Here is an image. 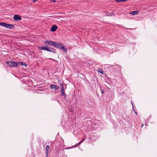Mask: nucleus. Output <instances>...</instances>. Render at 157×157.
Masks as SVG:
<instances>
[{"label": "nucleus", "mask_w": 157, "mask_h": 157, "mask_svg": "<svg viewBox=\"0 0 157 157\" xmlns=\"http://www.w3.org/2000/svg\"><path fill=\"white\" fill-rule=\"evenodd\" d=\"M38 0H33V2H36V1H37Z\"/></svg>", "instance_id": "4be33fe9"}, {"label": "nucleus", "mask_w": 157, "mask_h": 157, "mask_svg": "<svg viewBox=\"0 0 157 157\" xmlns=\"http://www.w3.org/2000/svg\"><path fill=\"white\" fill-rule=\"evenodd\" d=\"M0 25L10 29H12L15 28V25H14L4 22H0Z\"/></svg>", "instance_id": "7ed1b4c3"}, {"label": "nucleus", "mask_w": 157, "mask_h": 157, "mask_svg": "<svg viewBox=\"0 0 157 157\" xmlns=\"http://www.w3.org/2000/svg\"><path fill=\"white\" fill-rule=\"evenodd\" d=\"M51 1L53 2H56V0H51Z\"/></svg>", "instance_id": "6ab92c4d"}, {"label": "nucleus", "mask_w": 157, "mask_h": 157, "mask_svg": "<svg viewBox=\"0 0 157 157\" xmlns=\"http://www.w3.org/2000/svg\"><path fill=\"white\" fill-rule=\"evenodd\" d=\"M24 65L25 66H27V64H26V63H25V64H24Z\"/></svg>", "instance_id": "393cba45"}, {"label": "nucleus", "mask_w": 157, "mask_h": 157, "mask_svg": "<svg viewBox=\"0 0 157 157\" xmlns=\"http://www.w3.org/2000/svg\"><path fill=\"white\" fill-rule=\"evenodd\" d=\"M117 2H120L121 1V0H115Z\"/></svg>", "instance_id": "412c9836"}, {"label": "nucleus", "mask_w": 157, "mask_h": 157, "mask_svg": "<svg viewBox=\"0 0 157 157\" xmlns=\"http://www.w3.org/2000/svg\"><path fill=\"white\" fill-rule=\"evenodd\" d=\"M56 48H59L60 49L61 48V47L63 46L64 45L61 44L58 42H57V44L56 45Z\"/></svg>", "instance_id": "9d476101"}, {"label": "nucleus", "mask_w": 157, "mask_h": 157, "mask_svg": "<svg viewBox=\"0 0 157 157\" xmlns=\"http://www.w3.org/2000/svg\"><path fill=\"white\" fill-rule=\"evenodd\" d=\"M61 86V94L62 96H65L64 87L63 83L60 84Z\"/></svg>", "instance_id": "423d86ee"}, {"label": "nucleus", "mask_w": 157, "mask_h": 157, "mask_svg": "<svg viewBox=\"0 0 157 157\" xmlns=\"http://www.w3.org/2000/svg\"><path fill=\"white\" fill-rule=\"evenodd\" d=\"M143 126H144V124H143L142 125V126H141V127H142Z\"/></svg>", "instance_id": "a878e982"}, {"label": "nucleus", "mask_w": 157, "mask_h": 157, "mask_svg": "<svg viewBox=\"0 0 157 157\" xmlns=\"http://www.w3.org/2000/svg\"><path fill=\"white\" fill-rule=\"evenodd\" d=\"M105 14L106 16H112V14H113V13H109L108 12H105Z\"/></svg>", "instance_id": "ddd939ff"}, {"label": "nucleus", "mask_w": 157, "mask_h": 157, "mask_svg": "<svg viewBox=\"0 0 157 157\" xmlns=\"http://www.w3.org/2000/svg\"><path fill=\"white\" fill-rule=\"evenodd\" d=\"M56 48H59L60 49L61 48V47L63 46L64 45L61 44L58 42H57V44L56 45Z\"/></svg>", "instance_id": "9b49d317"}, {"label": "nucleus", "mask_w": 157, "mask_h": 157, "mask_svg": "<svg viewBox=\"0 0 157 157\" xmlns=\"http://www.w3.org/2000/svg\"><path fill=\"white\" fill-rule=\"evenodd\" d=\"M13 19L15 21H18L21 19V17L18 15H15L14 16Z\"/></svg>", "instance_id": "20e7f679"}, {"label": "nucleus", "mask_w": 157, "mask_h": 157, "mask_svg": "<svg viewBox=\"0 0 157 157\" xmlns=\"http://www.w3.org/2000/svg\"><path fill=\"white\" fill-rule=\"evenodd\" d=\"M61 49L65 52H67V49L66 48V47L64 45H63L62 47H61Z\"/></svg>", "instance_id": "4468645a"}, {"label": "nucleus", "mask_w": 157, "mask_h": 157, "mask_svg": "<svg viewBox=\"0 0 157 157\" xmlns=\"http://www.w3.org/2000/svg\"><path fill=\"white\" fill-rule=\"evenodd\" d=\"M49 149H50V147H49V146L48 145H46V147H45V150L46 151V157H48V152L49 151Z\"/></svg>", "instance_id": "0eeeda50"}, {"label": "nucleus", "mask_w": 157, "mask_h": 157, "mask_svg": "<svg viewBox=\"0 0 157 157\" xmlns=\"http://www.w3.org/2000/svg\"><path fill=\"white\" fill-rule=\"evenodd\" d=\"M136 113V114H137V113L136 112V113Z\"/></svg>", "instance_id": "bb28decb"}, {"label": "nucleus", "mask_w": 157, "mask_h": 157, "mask_svg": "<svg viewBox=\"0 0 157 157\" xmlns=\"http://www.w3.org/2000/svg\"><path fill=\"white\" fill-rule=\"evenodd\" d=\"M126 1V0H121V2H123Z\"/></svg>", "instance_id": "5701e85b"}, {"label": "nucleus", "mask_w": 157, "mask_h": 157, "mask_svg": "<svg viewBox=\"0 0 157 157\" xmlns=\"http://www.w3.org/2000/svg\"><path fill=\"white\" fill-rule=\"evenodd\" d=\"M81 144V143L80 142L76 144L75 145V146H74L73 147H76L78 146L79 145H80Z\"/></svg>", "instance_id": "f3484780"}, {"label": "nucleus", "mask_w": 157, "mask_h": 157, "mask_svg": "<svg viewBox=\"0 0 157 157\" xmlns=\"http://www.w3.org/2000/svg\"><path fill=\"white\" fill-rule=\"evenodd\" d=\"M50 87L52 89L55 90H58L59 88V87L56 85H51Z\"/></svg>", "instance_id": "39448f33"}, {"label": "nucleus", "mask_w": 157, "mask_h": 157, "mask_svg": "<svg viewBox=\"0 0 157 157\" xmlns=\"http://www.w3.org/2000/svg\"><path fill=\"white\" fill-rule=\"evenodd\" d=\"M86 135H84V138H85V139H86Z\"/></svg>", "instance_id": "b1692460"}, {"label": "nucleus", "mask_w": 157, "mask_h": 157, "mask_svg": "<svg viewBox=\"0 0 157 157\" xmlns=\"http://www.w3.org/2000/svg\"><path fill=\"white\" fill-rule=\"evenodd\" d=\"M138 11L137 10L133 11L131 13H130V14H132L134 15L135 14H137L138 13Z\"/></svg>", "instance_id": "f8f14e48"}, {"label": "nucleus", "mask_w": 157, "mask_h": 157, "mask_svg": "<svg viewBox=\"0 0 157 157\" xmlns=\"http://www.w3.org/2000/svg\"><path fill=\"white\" fill-rule=\"evenodd\" d=\"M6 63L10 67H16L18 66L19 62H16L14 61H7L6 62Z\"/></svg>", "instance_id": "f03ea898"}, {"label": "nucleus", "mask_w": 157, "mask_h": 157, "mask_svg": "<svg viewBox=\"0 0 157 157\" xmlns=\"http://www.w3.org/2000/svg\"><path fill=\"white\" fill-rule=\"evenodd\" d=\"M58 28L57 26L56 25H53L52 27L51 28V31L52 32H55V31Z\"/></svg>", "instance_id": "6e6552de"}, {"label": "nucleus", "mask_w": 157, "mask_h": 157, "mask_svg": "<svg viewBox=\"0 0 157 157\" xmlns=\"http://www.w3.org/2000/svg\"><path fill=\"white\" fill-rule=\"evenodd\" d=\"M56 44L57 42L51 40L49 45L55 47Z\"/></svg>", "instance_id": "1a4fd4ad"}, {"label": "nucleus", "mask_w": 157, "mask_h": 157, "mask_svg": "<svg viewBox=\"0 0 157 157\" xmlns=\"http://www.w3.org/2000/svg\"><path fill=\"white\" fill-rule=\"evenodd\" d=\"M85 140V138H83L80 141V142L82 143L83 141Z\"/></svg>", "instance_id": "a211bd4d"}, {"label": "nucleus", "mask_w": 157, "mask_h": 157, "mask_svg": "<svg viewBox=\"0 0 157 157\" xmlns=\"http://www.w3.org/2000/svg\"><path fill=\"white\" fill-rule=\"evenodd\" d=\"M51 40H47L44 41V43L46 45H50Z\"/></svg>", "instance_id": "2eb2a0df"}, {"label": "nucleus", "mask_w": 157, "mask_h": 157, "mask_svg": "<svg viewBox=\"0 0 157 157\" xmlns=\"http://www.w3.org/2000/svg\"><path fill=\"white\" fill-rule=\"evenodd\" d=\"M98 71L101 74H104L103 71L101 69H98Z\"/></svg>", "instance_id": "dca6fc26"}, {"label": "nucleus", "mask_w": 157, "mask_h": 157, "mask_svg": "<svg viewBox=\"0 0 157 157\" xmlns=\"http://www.w3.org/2000/svg\"><path fill=\"white\" fill-rule=\"evenodd\" d=\"M41 50H46V51L53 53H56V50L54 48L51 47L46 46L45 47H41L40 48Z\"/></svg>", "instance_id": "f257e3e1"}, {"label": "nucleus", "mask_w": 157, "mask_h": 157, "mask_svg": "<svg viewBox=\"0 0 157 157\" xmlns=\"http://www.w3.org/2000/svg\"><path fill=\"white\" fill-rule=\"evenodd\" d=\"M101 93H102V94H103L104 92V90L103 89H102L101 90Z\"/></svg>", "instance_id": "aec40b11"}]
</instances>
